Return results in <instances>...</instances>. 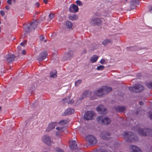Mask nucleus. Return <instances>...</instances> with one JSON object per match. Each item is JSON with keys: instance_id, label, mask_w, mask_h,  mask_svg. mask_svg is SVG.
I'll list each match as a JSON object with an SVG mask.
<instances>
[{"instance_id": "nucleus-1", "label": "nucleus", "mask_w": 152, "mask_h": 152, "mask_svg": "<svg viewBox=\"0 0 152 152\" xmlns=\"http://www.w3.org/2000/svg\"><path fill=\"white\" fill-rule=\"evenodd\" d=\"M122 135L125 140L129 142H135L138 140L137 136L131 132H124Z\"/></svg>"}, {"instance_id": "nucleus-2", "label": "nucleus", "mask_w": 152, "mask_h": 152, "mask_svg": "<svg viewBox=\"0 0 152 152\" xmlns=\"http://www.w3.org/2000/svg\"><path fill=\"white\" fill-rule=\"evenodd\" d=\"M138 133L139 135L143 136L152 135V130L147 128L140 129L138 130Z\"/></svg>"}, {"instance_id": "nucleus-3", "label": "nucleus", "mask_w": 152, "mask_h": 152, "mask_svg": "<svg viewBox=\"0 0 152 152\" xmlns=\"http://www.w3.org/2000/svg\"><path fill=\"white\" fill-rule=\"evenodd\" d=\"M96 120L99 123L106 125L109 124L111 121L110 118L102 116L97 117Z\"/></svg>"}, {"instance_id": "nucleus-4", "label": "nucleus", "mask_w": 152, "mask_h": 152, "mask_svg": "<svg viewBox=\"0 0 152 152\" xmlns=\"http://www.w3.org/2000/svg\"><path fill=\"white\" fill-rule=\"evenodd\" d=\"M130 91L134 92H140L144 90V87L141 85L137 84L133 87H130L129 88Z\"/></svg>"}, {"instance_id": "nucleus-5", "label": "nucleus", "mask_w": 152, "mask_h": 152, "mask_svg": "<svg viewBox=\"0 0 152 152\" xmlns=\"http://www.w3.org/2000/svg\"><path fill=\"white\" fill-rule=\"evenodd\" d=\"M86 141L88 142L89 145L95 144L97 142L96 138L93 136L89 135L86 137Z\"/></svg>"}, {"instance_id": "nucleus-6", "label": "nucleus", "mask_w": 152, "mask_h": 152, "mask_svg": "<svg viewBox=\"0 0 152 152\" xmlns=\"http://www.w3.org/2000/svg\"><path fill=\"white\" fill-rule=\"evenodd\" d=\"M42 140L45 143L49 146H50L51 145L52 142L49 136L47 135L43 136L42 137Z\"/></svg>"}, {"instance_id": "nucleus-7", "label": "nucleus", "mask_w": 152, "mask_h": 152, "mask_svg": "<svg viewBox=\"0 0 152 152\" xmlns=\"http://www.w3.org/2000/svg\"><path fill=\"white\" fill-rule=\"evenodd\" d=\"M90 23L94 26L100 25L102 23V21L99 18L95 17L92 19Z\"/></svg>"}, {"instance_id": "nucleus-8", "label": "nucleus", "mask_w": 152, "mask_h": 152, "mask_svg": "<svg viewBox=\"0 0 152 152\" xmlns=\"http://www.w3.org/2000/svg\"><path fill=\"white\" fill-rule=\"evenodd\" d=\"M96 110L100 113L106 114L107 113V111L105 107L101 105H99L97 107Z\"/></svg>"}, {"instance_id": "nucleus-9", "label": "nucleus", "mask_w": 152, "mask_h": 152, "mask_svg": "<svg viewBox=\"0 0 152 152\" xmlns=\"http://www.w3.org/2000/svg\"><path fill=\"white\" fill-rule=\"evenodd\" d=\"M73 52L72 51H69L66 53L63 58L64 61H66L70 59L73 56Z\"/></svg>"}, {"instance_id": "nucleus-10", "label": "nucleus", "mask_w": 152, "mask_h": 152, "mask_svg": "<svg viewBox=\"0 0 152 152\" xmlns=\"http://www.w3.org/2000/svg\"><path fill=\"white\" fill-rule=\"evenodd\" d=\"M48 56V53L45 51H42L38 56V60L41 61L45 59Z\"/></svg>"}, {"instance_id": "nucleus-11", "label": "nucleus", "mask_w": 152, "mask_h": 152, "mask_svg": "<svg viewBox=\"0 0 152 152\" xmlns=\"http://www.w3.org/2000/svg\"><path fill=\"white\" fill-rule=\"evenodd\" d=\"M94 115L95 114L93 111H88L86 113V120H89L93 119Z\"/></svg>"}, {"instance_id": "nucleus-12", "label": "nucleus", "mask_w": 152, "mask_h": 152, "mask_svg": "<svg viewBox=\"0 0 152 152\" xmlns=\"http://www.w3.org/2000/svg\"><path fill=\"white\" fill-rule=\"evenodd\" d=\"M110 135L108 132H102L100 134V137L102 139L107 140L109 139Z\"/></svg>"}, {"instance_id": "nucleus-13", "label": "nucleus", "mask_w": 152, "mask_h": 152, "mask_svg": "<svg viewBox=\"0 0 152 152\" xmlns=\"http://www.w3.org/2000/svg\"><path fill=\"white\" fill-rule=\"evenodd\" d=\"M129 149L131 152H142L138 147L134 145H131L129 147Z\"/></svg>"}, {"instance_id": "nucleus-14", "label": "nucleus", "mask_w": 152, "mask_h": 152, "mask_svg": "<svg viewBox=\"0 0 152 152\" xmlns=\"http://www.w3.org/2000/svg\"><path fill=\"white\" fill-rule=\"evenodd\" d=\"M69 10L71 12H76L78 11V8L76 5L72 4L69 7Z\"/></svg>"}, {"instance_id": "nucleus-15", "label": "nucleus", "mask_w": 152, "mask_h": 152, "mask_svg": "<svg viewBox=\"0 0 152 152\" xmlns=\"http://www.w3.org/2000/svg\"><path fill=\"white\" fill-rule=\"evenodd\" d=\"M56 129L58 131L56 132V135L58 136H61L60 133L66 130L65 132L66 133L67 132V131L66 130V128L64 127H57L56 128Z\"/></svg>"}, {"instance_id": "nucleus-16", "label": "nucleus", "mask_w": 152, "mask_h": 152, "mask_svg": "<svg viewBox=\"0 0 152 152\" xmlns=\"http://www.w3.org/2000/svg\"><path fill=\"white\" fill-rule=\"evenodd\" d=\"M15 58V56L13 54H9L6 57V60L8 63H10L13 61Z\"/></svg>"}, {"instance_id": "nucleus-17", "label": "nucleus", "mask_w": 152, "mask_h": 152, "mask_svg": "<svg viewBox=\"0 0 152 152\" xmlns=\"http://www.w3.org/2000/svg\"><path fill=\"white\" fill-rule=\"evenodd\" d=\"M57 125V123L56 122H52L50 123L48 128L46 129V131L47 132L50 131L54 128L55 126Z\"/></svg>"}, {"instance_id": "nucleus-18", "label": "nucleus", "mask_w": 152, "mask_h": 152, "mask_svg": "<svg viewBox=\"0 0 152 152\" xmlns=\"http://www.w3.org/2000/svg\"><path fill=\"white\" fill-rule=\"evenodd\" d=\"M94 94L96 96L99 97L104 95L102 87L95 91Z\"/></svg>"}, {"instance_id": "nucleus-19", "label": "nucleus", "mask_w": 152, "mask_h": 152, "mask_svg": "<svg viewBox=\"0 0 152 152\" xmlns=\"http://www.w3.org/2000/svg\"><path fill=\"white\" fill-rule=\"evenodd\" d=\"M69 147L72 150L77 149V145L75 140H73L70 143Z\"/></svg>"}, {"instance_id": "nucleus-20", "label": "nucleus", "mask_w": 152, "mask_h": 152, "mask_svg": "<svg viewBox=\"0 0 152 152\" xmlns=\"http://www.w3.org/2000/svg\"><path fill=\"white\" fill-rule=\"evenodd\" d=\"M74 112V110L73 109L71 108H67L65 111L64 113V115H69L73 113Z\"/></svg>"}, {"instance_id": "nucleus-21", "label": "nucleus", "mask_w": 152, "mask_h": 152, "mask_svg": "<svg viewBox=\"0 0 152 152\" xmlns=\"http://www.w3.org/2000/svg\"><path fill=\"white\" fill-rule=\"evenodd\" d=\"M104 95L107 94L112 91V89L111 87L107 86H103L102 87Z\"/></svg>"}, {"instance_id": "nucleus-22", "label": "nucleus", "mask_w": 152, "mask_h": 152, "mask_svg": "<svg viewBox=\"0 0 152 152\" xmlns=\"http://www.w3.org/2000/svg\"><path fill=\"white\" fill-rule=\"evenodd\" d=\"M113 42L112 40L110 39H105L102 42V44L104 46H107L109 44H111Z\"/></svg>"}, {"instance_id": "nucleus-23", "label": "nucleus", "mask_w": 152, "mask_h": 152, "mask_svg": "<svg viewBox=\"0 0 152 152\" xmlns=\"http://www.w3.org/2000/svg\"><path fill=\"white\" fill-rule=\"evenodd\" d=\"M139 0H132L130 3V5L132 9H133L135 8L134 5L135 4H139Z\"/></svg>"}, {"instance_id": "nucleus-24", "label": "nucleus", "mask_w": 152, "mask_h": 152, "mask_svg": "<svg viewBox=\"0 0 152 152\" xmlns=\"http://www.w3.org/2000/svg\"><path fill=\"white\" fill-rule=\"evenodd\" d=\"M38 24V23L36 21H35L31 23L30 24V26L31 29H32V30H34L37 27Z\"/></svg>"}, {"instance_id": "nucleus-25", "label": "nucleus", "mask_w": 152, "mask_h": 152, "mask_svg": "<svg viewBox=\"0 0 152 152\" xmlns=\"http://www.w3.org/2000/svg\"><path fill=\"white\" fill-rule=\"evenodd\" d=\"M126 108L124 106H118L116 108V110L118 112H122L125 110Z\"/></svg>"}, {"instance_id": "nucleus-26", "label": "nucleus", "mask_w": 152, "mask_h": 152, "mask_svg": "<svg viewBox=\"0 0 152 152\" xmlns=\"http://www.w3.org/2000/svg\"><path fill=\"white\" fill-rule=\"evenodd\" d=\"M86 96V92H84L82 94L81 96V97L80 99H79L77 102H76L75 103V105L76 106L78 105L81 102V100L83 98H85Z\"/></svg>"}, {"instance_id": "nucleus-27", "label": "nucleus", "mask_w": 152, "mask_h": 152, "mask_svg": "<svg viewBox=\"0 0 152 152\" xmlns=\"http://www.w3.org/2000/svg\"><path fill=\"white\" fill-rule=\"evenodd\" d=\"M50 77L53 78H55L57 77V71L54 70L51 71L50 73Z\"/></svg>"}, {"instance_id": "nucleus-28", "label": "nucleus", "mask_w": 152, "mask_h": 152, "mask_svg": "<svg viewBox=\"0 0 152 152\" xmlns=\"http://www.w3.org/2000/svg\"><path fill=\"white\" fill-rule=\"evenodd\" d=\"M23 28L27 32H29L32 30L30 25L29 26L26 25H24L23 26Z\"/></svg>"}, {"instance_id": "nucleus-29", "label": "nucleus", "mask_w": 152, "mask_h": 152, "mask_svg": "<svg viewBox=\"0 0 152 152\" xmlns=\"http://www.w3.org/2000/svg\"><path fill=\"white\" fill-rule=\"evenodd\" d=\"M98 57L96 55H93L91 58V61L92 63L96 62L98 60Z\"/></svg>"}, {"instance_id": "nucleus-30", "label": "nucleus", "mask_w": 152, "mask_h": 152, "mask_svg": "<svg viewBox=\"0 0 152 152\" xmlns=\"http://www.w3.org/2000/svg\"><path fill=\"white\" fill-rule=\"evenodd\" d=\"M69 20H76L78 19V16L76 15H70L69 17Z\"/></svg>"}, {"instance_id": "nucleus-31", "label": "nucleus", "mask_w": 152, "mask_h": 152, "mask_svg": "<svg viewBox=\"0 0 152 152\" xmlns=\"http://www.w3.org/2000/svg\"><path fill=\"white\" fill-rule=\"evenodd\" d=\"M66 26L68 28H71L72 26V24L71 22L67 21L66 22Z\"/></svg>"}, {"instance_id": "nucleus-32", "label": "nucleus", "mask_w": 152, "mask_h": 152, "mask_svg": "<svg viewBox=\"0 0 152 152\" xmlns=\"http://www.w3.org/2000/svg\"><path fill=\"white\" fill-rule=\"evenodd\" d=\"M68 123V121L66 120H63L61 121L58 122V124L61 125H64Z\"/></svg>"}, {"instance_id": "nucleus-33", "label": "nucleus", "mask_w": 152, "mask_h": 152, "mask_svg": "<svg viewBox=\"0 0 152 152\" xmlns=\"http://www.w3.org/2000/svg\"><path fill=\"white\" fill-rule=\"evenodd\" d=\"M104 66L103 65H100L98 66L97 67V69L98 70H102L104 69Z\"/></svg>"}, {"instance_id": "nucleus-34", "label": "nucleus", "mask_w": 152, "mask_h": 152, "mask_svg": "<svg viewBox=\"0 0 152 152\" xmlns=\"http://www.w3.org/2000/svg\"><path fill=\"white\" fill-rule=\"evenodd\" d=\"M82 82V80H79L75 82V85L76 87H77Z\"/></svg>"}, {"instance_id": "nucleus-35", "label": "nucleus", "mask_w": 152, "mask_h": 152, "mask_svg": "<svg viewBox=\"0 0 152 152\" xmlns=\"http://www.w3.org/2000/svg\"><path fill=\"white\" fill-rule=\"evenodd\" d=\"M54 15L52 13H50L49 15L48 20H52L54 18Z\"/></svg>"}, {"instance_id": "nucleus-36", "label": "nucleus", "mask_w": 152, "mask_h": 152, "mask_svg": "<svg viewBox=\"0 0 152 152\" xmlns=\"http://www.w3.org/2000/svg\"><path fill=\"white\" fill-rule=\"evenodd\" d=\"M80 131L81 132V133L83 134V135L85 136V129L82 127H80Z\"/></svg>"}, {"instance_id": "nucleus-37", "label": "nucleus", "mask_w": 152, "mask_h": 152, "mask_svg": "<svg viewBox=\"0 0 152 152\" xmlns=\"http://www.w3.org/2000/svg\"><path fill=\"white\" fill-rule=\"evenodd\" d=\"M74 102V101L73 99H70V98L69 97V99L68 102V104H72Z\"/></svg>"}, {"instance_id": "nucleus-38", "label": "nucleus", "mask_w": 152, "mask_h": 152, "mask_svg": "<svg viewBox=\"0 0 152 152\" xmlns=\"http://www.w3.org/2000/svg\"><path fill=\"white\" fill-rule=\"evenodd\" d=\"M96 152H111L110 151L107 150H104L101 151L100 150H96Z\"/></svg>"}, {"instance_id": "nucleus-39", "label": "nucleus", "mask_w": 152, "mask_h": 152, "mask_svg": "<svg viewBox=\"0 0 152 152\" xmlns=\"http://www.w3.org/2000/svg\"><path fill=\"white\" fill-rule=\"evenodd\" d=\"M55 150L57 152H64V151L61 148H56Z\"/></svg>"}, {"instance_id": "nucleus-40", "label": "nucleus", "mask_w": 152, "mask_h": 152, "mask_svg": "<svg viewBox=\"0 0 152 152\" xmlns=\"http://www.w3.org/2000/svg\"><path fill=\"white\" fill-rule=\"evenodd\" d=\"M76 3L79 6H82L83 5L82 2L80 0H77L76 1Z\"/></svg>"}, {"instance_id": "nucleus-41", "label": "nucleus", "mask_w": 152, "mask_h": 152, "mask_svg": "<svg viewBox=\"0 0 152 152\" xmlns=\"http://www.w3.org/2000/svg\"><path fill=\"white\" fill-rule=\"evenodd\" d=\"M69 99V97H68L67 98H65L63 99V101L64 102V103L68 102V101Z\"/></svg>"}, {"instance_id": "nucleus-42", "label": "nucleus", "mask_w": 152, "mask_h": 152, "mask_svg": "<svg viewBox=\"0 0 152 152\" xmlns=\"http://www.w3.org/2000/svg\"><path fill=\"white\" fill-rule=\"evenodd\" d=\"M147 86L149 88H152V82L147 83Z\"/></svg>"}, {"instance_id": "nucleus-43", "label": "nucleus", "mask_w": 152, "mask_h": 152, "mask_svg": "<svg viewBox=\"0 0 152 152\" xmlns=\"http://www.w3.org/2000/svg\"><path fill=\"white\" fill-rule=\"evenodd\" d=\"M27 42V41L26 40H25L23 41V42H21V43H20V44L21 46H24L25 45L26 43Z\"/></svg>"}, {"instance_id": "nucleus-44", "label": "nucleus", "mask_w": 152, "mask_h": 152, "mask_svg": "<svg viewBox=\"0 0 152 152\" xmlns=\"http://www.w3.org/2000/svg\"><path fill=\"white\" fill-rule=\"evenodd\" d=\"M45 39V37L43 35H41L39 36V39L40 41L43 40Z\"/></svg>"}, {"instance_id": "nucleus-45", "label": "nucleus", "mask_w": 152, "mask_h": 152, "mask_svg": "<svg viewBox=\"0 0 152 152\" xmlns=\"http://www.w3.org/2000/svg\"><path fill=\"white\" fill-rule=\"evenodd\" d=\"M91 94V92L89 91H86V96H88Z\"/></svg>"}, {"instance_id": "nucleus-46", "label": "nucleus", "mask_w": 152, "mask_h": 152, "mask_svg": "<svg viewBox=\"0 0 152 152\" xmlns=\"http://www.w3.org/2000/svg\"><path fill=\"white\" fill-rule=\"evenodd\" d=\"M105 61V60L104 59H102L101 60L100 62L101 64H103L104 63Z\"/></svg>"}, {"instance_id": "nucleus-47", "label": "nucleus", "mask_w": 152, "mask_h": 152, "mask_svg": "<svg viewBox=\"0 0 152 152\" xmlns=\"http://www.w3.org/2000/svg\"><path fill=\"white\" fill-rule=\"evenodd\" d=\"M0 14L2 16H3L5 15L4 12L2 10H1L0 11Z\"/></svg>"}, {"instance_id": "nucleus-48", "label": "nucleus", "mask_w": 152, "mask_h": 152, "mask_svg": "<svg viewBox=\"0 0 152 152\" xmlns=\"http://www.w3.org/2000/svg\"><path fill=\"white\" fill-rule=\"evenodd\" d=\"M7 3L10 4L11 5L12 4V1L11 0H8L7 1Z\"/></svg>"}, {"instance_id": "nucleus-49", "label": "nucleus", "mask_w": 152, "mask_h": 152, "mask_svg": "<svg viewBox=\"0 0 152 152\" xmlns=\"http://www.w3.org/2000/svg\"><path fill=\"white\" fill-rule=\"evenodd\" d=\"M149 11L152 13V6L150 7L149 8Z\"/></svg>"}, {"instance_id": "nucleus-50", "label": "nucleus", "mask_w": 152, "mask_h": 152, "mask_svg": "<svg viewBox=\"0 0 152 152\" xmlns=\"http://www.w3.org/2000/svg\"><path fill=\"white\" fill-rule=\"evenodd\" d=\"M149 117L152 120V113H151L149 114Z\"/></svg>"}, {"instance_id": "nucleus-51", "label": "nucleus", "mask_w": 152, "mask_h": 152, "mask_svg": "<svg viewBox=\"0 0 152 152\" xmlns=\"http://www.w3.org/2000/svg\"><path fill=\"white\" fill-rule=\"evenodd\" d=\"M5 8L7 10H9L10 9L9 6L8 5H6L5 7Z\"/></svg>"}, {"instance_id": "nucleus-52", "label": "nucleus", "mask_w": 152, "mask_h": 152, "mask_svg": "<svg viewBox=\"0 0 152 152\" xmlns=\"http://www.w3.org/2000/svg\"><path fill=\"white\" fill-rule=\"evenodd\" d=\"M85 53H86V51H85V50H84V51H83V52H82V53L81 54L82 56H84Z\"/></svg>"}, {"instance_id": "nucleus-53", "label": "nucleus", "mask_w": 152, "mask_h": 152, "mask_svg": "<svg viewBox=\"0 0 152 152\" xmlns=\"http://www.w3.org/2000/svg\"><path fill=\"white\" fill-rule=\"evenodd\" d=\"M35 5L37 6L38 7H39L40 6V4L39 3L37 2L35 4Z\"/></svg>"}, {"instance_id": "nucleus-54", "label": "nucleus", "mask_w": 152, "mask_h": 152, "mask_svg": "<svg viewBox=\"0 0 152 152\" xmlns=\"http://www.w3.org/2000/svg\"><path fill=\"white\" fill-rule=\"evenodd\" d=\"M17 49L19 51H20L21 50V47L20 46H18L17 47Z\"/></svg>"}, {"instance_id": "nucleus-55", "label": "nucleus", "mask_w": 152, "mask_h": 152, "mask_svg": "<svg viewBox=\"0 0 152 152\" xmlns=\"http://www.w3.org/2000/svg\"><path fill=\"white\" fill-rule=\"evenodd\" d=\"M26 52L25 50H23L22 52V53L23 55H24L25 54Z\"/></svg>"}, {"instance_id": "nucleus-56", "label": "nucleus", "mask_w": 152, "mask_h": 152, "mask_svg": "<svg viewBox=\"0 0 152 152\" xmlns=\"http://www.w3.org/2000/svg\"><path fill=\"white\" fill-rule=\"evenodd\" d=\"M139 103H140V105H142L144 104L142 102H139Z\"/></svg>"}, {"instance_id": "nucleus-57", "label": "nucleus", "mask_w": 152, "mask_h": 152, "mask_svg": "<svg viewBox=\"0 0 152 152\" xmlns=\"http://www.w3.org/2000/svg\"><path fill=\"white\" fill-rule=\"evenodd\" d=\"M48 1V0H43V2L45 4H47Z\"/></svg>"}, {"instance_id": "nucleus-58", "label": "nucleus", "mask_w": 152, "mask_h": 152, "mask_svg": "<svg viewBox=\"0 0 152 152\" xmlns=\"http://www.w3.org/2000/svg\"><path fill=\"white\" fill-rule=\"evenodd\" d=\"M107 2H112L113 0H106Z\"/></svg>"}, {"instance_id": "nucleus-59", "label": "nucleus", "mask_w": 152, "mask_h": 152, "mask_svg": "<svg viewBox=\"0 0 152 152\" xmlns=\"http://www.w3.org/2000/svg\"><path fill=\"white\" fill-rule=\"evenodd\" d=\"M83 118L84 120H86V113H85L84 114Z\"/></svg>"}, {"instance_id": "nucleus-60", "label": "nucleus", "mask_w": 152, "mask_h": 152, "mask_svg": "<svg viewBox=\"0 0 152 152\" xmlns=\"http://www.w3.org/2000/svg\"><path fill=\"white\" fill-rule=\"evenodd\" d=\"M44 42H47V40H46V39H45V40H44Z\"/></svg>"}, {"instance_id": "nucleus-61", "label": "nucleus", "mask_w": 152, "mask_h": 152, "mask_svg": "<svg viewBox=\"0 0 152 152\" xmlns=\"http://www.w3.org/2000/svg\"><path fill=\"white\" fill-rule=\"evenodd\" d=\"M1 107L0 106V110H1Z\"/></svg>"}, {"instance_id": "nucleus-62", "label": "nucleus", "mask_w": 152, "mask_h": 152, "mask_svg": "<svg viewBox=\"0 0 152 152\" xmlns=\"http://www.w3.org/2000/svg\"><path fill=\"white\" fill-rule=\"evenodd\" d=\"M103 15L104 16H106V15Z\"/></svg>"}, {"instance_id": "nucleus-63", "label": "nucleus", "mask_w": 152, "mask_h": 152, "mask_svg": "<svg viewBox=\"0 0 152 152\" xmlns=\"http://www.w3.org/2000/svg\"><path fill=\"white\" fill-rule=\"evenodd\" d=\"M13 1H14V2H15V0H13Z\"/></svg>"}]
</instances>
